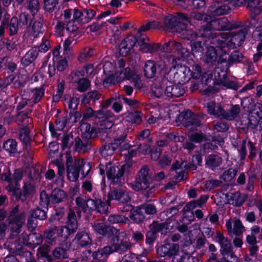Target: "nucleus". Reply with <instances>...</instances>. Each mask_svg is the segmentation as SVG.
<instances>
[{"label":"nucleus","mask_w":262,"mask_h":262,"mask_svg":"<svg viewBox=\"0 0 262 262\" xmlns=\"http://www.w3.org/2000/svg\"><path fill=\"white\" fill-rule=\"evenodd\" d=\"M77 227L76 214L74 211L70 212L68 215L67 225L56 226L51 225L45 230L43 233L45 241L51 245L66 242L71 234L76 232Z\"/></svg>","instance_id":"obj_1"},{"label":"nucleus","mask_w":262,"mask_h":262,"mask_svg":"<svg viewBox=\"0 0 262 262\" xmlns=\"http://www.w3.org/2000/svg\"><path fill=\"white\" fill-rule=\"evenodd\" d=\"M66 172L67 179L71 182H76L79 177L80 172L81 173L83 179L89 175L92 166L90 162L86 163L83 159H76L74 161L73 157L70 154H66Z\"/></svg>","instance_id":"obj_2"},{"label":"nucleus","mask_w":262,"mask_h":262,"mask_svg":"<svg viewBox=\"0 0 262 262\" xmlns=\"http://www.w3.org/2000/svg\"><path fill=\"white\" fill-rule=\"evenodd\" d=\"M249 24L247 27L241 28L238 31H234L230 33H222L221 34V41L217 43L219 48H223L225 50H230L237 47L241 46L244 43L246 35L247 34L250 27Z\"/></svg>","instance_id":"obj_3"},{"label":"nucleus","mask_w":262,"mask_h":262,"mask_svg":"<svg viewBox=\"0 0 262 262\" xmlns=\"http://www.w3.org/2000/svg\"><path fill=\"white\" fill-rule=\"evenodd\" d=\"M164 26L161 30H167L173 32H181L186 30L191 24V18L185 13L178 12L176 15L168 14L164 17Z\"/></svg>","instance_id":"obj_4"},{"label":"nucleus","mask_w":262,"mask_h":262,"mask_svg":"<svg viewBox=\"0 0 262 262\" xmlns=\"http://www.w3.org/2000/svg\"><path fill=\"white\" fill-rule=\"evenodd\" d=\"M207 113L215 118L225 119L228 121H233L238 116L241 108L238 104H231V107L226 111L219 103L215 101L207 103Z\"/></svg>","instance_id":"obj_5"},{"label":"nucleus","mask_w":262,"mask_h":262,"mask_svg":"<svg viewBox=\"0 0 262 262\" xmlns=\"http://www.w3.org/2000/svg\"><path fill=\"white\" fill-rule=\"evenodd\" d=\"M81 137L75 138V147L77 151L88 150L91 148V139L95 138L98 133L95 126L89 123H83L81 125Z\"/></svg>","instance_id":"obj_6"},{"label":"nucleus","mask_w":262,"mask_h":262,"mask_svg":"<svg viewBox=\"0 0 262 262\" xmlns=\"http://www.w3.org/2000/svg\"><path fill=\"white\" fill-rule=\"evenodd\" d=\"M169 223L167 221L160 222L154 221L149 225V230L145 233V242L148 248L152 247L159 236V233L161 236H165L169 232Z\"/></svg>","instance_id":"obj_7"},{"label":"nucleus","mask_w":262,"mask_h":262,"mask_svg":"<svg viewBox=\"0 0 262 262\" xmlns=\"http://www.w3.org/2000/svg\"><path fill=\"white\" fill-rule=\"evenodd\" d=\"M161 52L174 53L175 57L172 59V62L177 61H185L189 55V49L185 44H182L173 40H169L165 42L161 48Z\"/></svg>","instance_id":"obj_8"},{"label":"nucleus","mask_w":262,"mask_h":262,"mask_svg":"<svg viewBox=\"0 0 262 262\" xmlns=\"http://www.w3.org/2000/svg\"><path fill=\"white\" fill-rule=\"evenodd\" d=\"M262 0H233L228 2L231 9L242 6L247 3V8L250 11L251 20L249 21L250 27H255L257 23L256 17L262 12Z\"/></svg>","instance_id":"obj_9"},{"label":"nucleus","mask_w":262,"mask_h":262,"mask_svg":"<svg viewBox=\"0 0 262 262\" xmlns=\"http://www.w3.org/2000/svg\"><path fill=\"white\" fill-rule=\"evenodd\" d=\"M154 182V177L151 170L147 165L143 166L139 170L135 181L132 185L135 191L146 190Z\"/></svg>","instance_id":"obj_10"},{"label":"nucleus","mask_w":262,"mask_h":262,"mask_svg":"<svg viewBox=\"0 0 262 262\" xmlns=\"http://www.w3.org/2000/svg\"><path fill=\"white\" fill-rule=\"evenodd\" d=\"M178 119L182 125L187 129L194 130L201 125V121L203 119L202 114H195L190 110L180 113Z\"/></svg>","instance_id":"obj_11"},{"label":"nucleus","mask_w":262,"mask_h":262,"mask_svg":"<svg viewBox=\"0 0 262 262\" xmlns=\"http://www.w3.org/2000/svg\"><path fill=\"white\" fill-rule=\"evenodd\" d=\"M110 240L112 246L115 247V252L119 253L125 252L132 247L129 234L125 231H120L118 229L117 233Z\"/></svg>","instance_id":"obj_12"},{"label":"nucleus","mask_w":262,"mask_h":262,"mask_svg":"<svg viewBox=\"0 0 262 262\" xmlns=\"http://www.w3.org/2000/svg\"><path fill=\"white\" fill-rule=\"evenodd\" d=\"M188 73H190V79L200 80L202 84L208 86L212 81V73L210 71L203 70L202 67L198 63H194L188 68Z\"/></svg>","instance_id":"obj_13"},{"label":"nucleus","mask_w":262,"mask_h":262,"mask_svg":"<svg viewBox=\"0 0 262 262\" xmlns=\"http://www.w3.org/2000/svg\"><path fill=\"white\" fill-rule=\"evenodd\" d=\"M165 68V64L163 61H155L152 60H146L143 67L144 76L147 79L158 77L163 73Z\"/></svg>","instance_id":"obj_14"},{"label":"nucleus","mask_w":262,"mask_h":262,"mask_svg":"<svg viewBox=\"0 0 262 262\" xmlns=\"http://www.w3.org/2000/svg\"><path fill=\"white\" fill-rule=\"evenodd\" d=\"M220 50H223V55H220L219 63H221V64L225 65L227 70L234 64L242 62L243 60L245 58L244 55L238 50L233 51L229 54L230 50H226V52H224L225 50L223 48H220Z\"/></svg>","instance_id":"obj_15"},{"label":"nucleus","mask_w":262,"mask_h":262,"mask_svg":"<svg viewBox=\"0 0 262 262\" xmlns=\"http://www.w3.org/2000/svg\"><path fill=\"white\" fill-rule=\"evenodd\" d=\"M92 228L99 238L109 239L116 234L117 229L104 222L95 221L92 225Z\"/></svg>","instance_id":"obj_16"},{"label":"nucleus","mask_w":262,"mask_h":262,"mask_svg":"<svg viewBox=\"0 0 262 262\" xmlns=\"http://www.w3.org/2000/svg\"><path fill=\"white\" fill-rule=\"evenodd\" d=\"M180 248L179 245L171 243L169 238L164 239L163 244L156 249V252L160 257L171 258L178 255Z\"/></svg>","instance_id":"obj_17"},{"label":"nucleus","mask_w":262,"mask_h":262,"mask_svg":"<svg viewBox=\"0 0 262 262\" xmlns=\"http://www.w3.org/2000/svg\"><path fill=\"white\" fill-rule=\"evenodd\" d=\"M214 30L227 31L232 30L241 28L243 24L241 21H229L227 17H223L211 20Z\"/></svg>","instance_id":"obj_18"},{"label":"nucleus","mask_w":262,"mask_h":262,"mask_svg":"<svg viewBox=\"0 0 262 262\" xmlns=\"http://www.w3.org/2000/svg\"><path fill=\"white\" fill-rule=\"evenodd\" d=\"M219 41H221L220 38H215L214 41H211V43H213L215 47L209 46L206 47L205 55V62L214 64L217 62L218 64H221L219 63L220 56L223 55V50H220V48L217 45Z\"/></svg>","instance_id":"obj_19"},{"label":"nucleus","mask_w":262,"mask_h":262,"mask_svg":"<svg viewBox=\"0 0 262 262\" xmlns=\"http://www.w3.org/2000/svg\"><path fill=\"white\" fill-rule=\"evenodd\" d=\"M119 168L118 166L112 165L110 166H107L106 175L112 184L121 186L125 183V179L123 176V170Z\"/></svg>","instance_id":"obj_20"},{"label":"nucleus","mask_w":262,"mask_h":262,"mask_svg":"<svg viewBox=\"0 0 262 262\" xmlns=\"http://www.w3.org/2000/svg\"><path fill=\"white\" fill-rule=\"evenodd\" d=\"M229 3L221 1H215L211 3L208 12L213 17L229 13L231 9Z\"/></svg>","instance_id":"obj_21"},{"label":"nucleus","mask_w":262,"mask_h":262,"mask_svg":"<svg viewBox=\"0 0 262 262\" xmlns=\"http://www.w3.org/2000/svg\"><path fill=\"white\" fill-rule=\"evenodd\" d=\"M214 31L213 26L210 20L201 25L198 29V32L195 34V36H197L199 37L211 39L213 41L215 40V38H221V35L217 36L216 33L214 32Z\"/></svg>","instance_id":"obj_22"},{"label":"nucleus","mask_w":262,"mask_h":262,"mask_svg":"<svg viewBox=\"0 0 262 262\" xmlns=\"http://www.w3.org/2000/svg\"><path fill=\"white\" fill-rule=\"evenodd\" d=\"M129 218L134 224L137 225L145 224L150 219L149 216L147 217L145 215L140 205L136 206L133 212L129 214Z\"/></svg>","instance_id":"obj_23"},{"label":"nucleus","mask_w":262,"mask_h":262,"mask_svg":"<svg viewBox=\"0 0 262 262\" xmlns=\"http://www.w3.org/2000/svg\"><path fill=\"white\" fill-rule=\"evenodd\" d=\"M185 89L183 84H171L167 85L164 90V94L167 97L174 98L183 96Z\"/></svg>","instance_id":"obj_24"},{"label":"nucleus","mask_w":262,"mask_h":262,"mask_svg":"<svg viewBox=\"0 0 262 262\" xmlns=\"http://www.w3.org/2000/svg\"><path fill=\"white\" fill-rule=\"evenodd\" d=\"M118 74L121 76V82L125 80H131L135 85L139 84L141 82L140 77L136 70L129 67L124 68L123 71H119Z\"/></svg>","instance_id":"obj_25"},{"label":"nucleus","mask_w":262,"mask_h":262,"mask_svg":"<svg viewBox=\"0 0 262 262\" xmlns=\"http://www.w3.org/2000/svg\"><path fill=\"white\" fill-rule=\"evenodd\" d=\"M143 114L139 111L130 108L123 114V118L126 122L132 124H140L142 121Z\"/></svg>","instance_id":"obj_26"},{"label":"nucleus","mask_w":262,"mask_h":262,"mask_svg":"<svg viewBox=\"0 0 262 262\" xmlns=\"http://www.w3.org/2000/svg\"><path fill=\"white\" fill-rule=\"evenodd\" d=\"M223 75H221L220 72L215 71L214 73L215 79L212 80L213 81V85L208 84L207 90L211 93L215 94L219 92V89L216 87V85H222L221 82L227 81L229 78L227 76L226 73H224L223 71H222Z\"/></svg>","instance_id":"obj_27"},{"label":"nucleus","mask_w":262,"mask_h":262,"mask_svg":"<svg viewBox=\"0 0 262 262\" xmlns=\"http://www.w3.org/2000/svg\"><path fill=\"white\" fill-rule=\"evenodd\" d=\"M205 167L215 171L223 162L222 158L217 154H212L205 157Z\"/></svg>","instance_id":"obj_28"},{"label":"nucleus","mask_w":262,"mask_h":262,"mask_svg":"<svg viewBox=\"0 0 262 262\" xmlns=\"http://www.w3.org/2000/svg\"><path fill=\"white\" fill-rule=\"evenodd\" d=\"M76 243L82 248H87L92 243V238L84 230H79L74 239Z\"/></svg>","instance_id":"obj_29"},{"label":"nucleus","mask_w":262,"mask_h":262,"mask_svg":"<svg viewBox=\"0 0 262 262\" xmlns=\"http://www.w3.org/2000/svg\"><path fill=\"white\" fill-rule=\"evenodd\" d=\"M119 71L115 73V74L112 71L106 72L103 69V74L105 75V78L102 81V84L105 87H108L111 85H114L121 82V76L118 74Z\"/></svg>","instance_id":"obj_30"},{"label":"nucleus","mask_w":262,"mask_h":262,"mask_svg":"<svg viewBox=\"0 0 262 262\" xmlns=\"http://www.w3.org/2000/svg\"><path fill=\"white\" fill-rule=\"evenodd\" d=\"M51 203L56 204L64 203H67L68 195L66 191L59 188H54L50 194Z\"/></svg>","instance_id":"obj_31"},{"label":"nucleus","mask_w":262,"mask_h":262,"mask_svg":"<svg viewBox=\"0 0 262 262\" xmlns=\"http://www.w3.org/2000/svg\"><path fill=\"white\" fill-rule=\"evenodd\" d=\"M68 249L67 242L66 244L59 243L58 246L56 247L52 252L54 261L57 259L63 260L68 258L69 257Z\"/></svg>","instance_id":"obj_32"},{"label":"nucleus","mask_w":262,"mask_h":262,"mask_svg":"<svg viewBox=\"0 0 262 262\" xmlns=\"http://www.w3.org/2000/svg\"><path fill=\"white\" fill-rule=\"evenodd\" d=\"M115 116L113 113L110 112L108 115L103 118L100 121V126L98 128L99 132L106 134V136H107L108 133L107 130L111 129L114 125Z\"/></svg>","instance_id":"obj_33"},{"label":"nucleus","mask_w":262,"mask_h":262,"mask_svg":"<svg viewBox=\"0 0 262 262\" xmlns=\"http://www.w3.org/2000/svg\"><path fill=\"white\" fill-rule=\"evenodd\" d=\"M37 256L39 260L43 262H54L52 254H50V247L47 245L39 247L37 249Z\"/></svg>","instance_id":"obj_34"},{"label":"nucleus","mask_w":262,"mask_h":262,"mask_svg":"<svg viewBox=\"0 0 262 262\" xmlns=\"http://www.w3.org/2000/svg\"><path fill=\"white\" fill-rule=\"evenodd\" d=\"M125 193L124 190L121 189H114L110 190L107 194V199L106 202L108 205L111 206V202L115 200L119 203L124 202Z\"/></svg>","instance_id":"obj_35"},{"label":"nucleus","mask_w":262,"mask_h":262,"mask_svg":"<svg viewBox=\"0 0 262 262\" xmlns=\"http://www.w3.org/2000/svg\"><path fill=\"white\" fill-rule=\"evenodd\" d=\"M42 237L39 233L32 232L24 238V243L30 247H35L42 243Z\"/></svg>","instance_id":"obj_36"},{"label":"nucleus","mask_w":262,"mask_h":262,"mask_svg":"<svg viewBox=\"0 0 262 262\" xmlns=\"http://www.w3.org/2000/svg\"><path fill=\"white\" fill-rule=\"evenodd\" d=\"M102 96V94L97 91H90L83 94L81 102L84 104H90L92 101V104H94L97 101H100Z\"/></svg>","instance_id":"obj_37"},{"label":"nucleus","mask_w":262,"mask_h":262,"mask_svg":"<svg viewBox=\"0 0 262 262\" xmlns=\"http://www.w3.org/2000/svg\"><path fill=\"white\" fill-rule=\"evenodd\" d=\"M66 208L64 206H55L54 212L50 216L49 220L51 223L56 221L62 222L65 218Z\"/></svg>","instance_id":"obj_38"},{"label":"nucleus","mask_w":262,"mask_h":262,"mask_svg":"<svg viewBox=\"0 0 262 262\" xmlns=\"http://www.w3.org/2000/svg\"><path fill=\"white\" fill-rule=\"evenodd\" d=\"M3 148L10 156H14L18 153L17 142L15 139H8L5 141Z\"/></svg>","instance_id":"obj_39"},{"label":"nucleus","mask_w":262,"mask_h":262,"mask_svg":"<svg viewBox=\"0 0 262 262\" xmlns=\"http://www.w3.org/2000/svg\"><path fill=\"white\" fill-rule=\"evenodd\" d=\"M38 56L36 49L32 48L21 59V64L25 67H27L33 63Z\"/></svg>","instance_id":"obj_40"},{"label":"nucleus","mask_w":262,"mask_h":262,"mask_svg":"<svg viewBox=\"0 0 262 262\" xmlns=\"http://www.w3.org/2000/svg\"><path fill=\"white\" fill-rule=\"evenodd\" d=\"M19 205H17L13 207L9 213L8 219L10 224H19L21 223L24 217L23 213H19Z\"/></svg>","instance_id":"obj_41"},{"label":"nucleus","mask_w":262,"mask_h":262,"mask_svg":"<svg viewBox=\"0 0 262 262\" xmlns=\"http://www.w3.org/2000/svg\"><path fill=\"white\" fill-rule=\"evenodd\" d=\"M133 36L134 37H133L132 38L136 41V47L139 48V50L142 52L143 47L145 46L149 40V38L145 34L138 30L136 35Z\"/></svg>","instance_id":"obj_42"},{"label":"nucleus","mask_w":262,"mask_h":262,"mask_svg":"<svg viewBox=\"0 0 262 262\" xmlns=\"http://www.w3.org/2000/svg\"><path fill=\"white\" fill-rule=\"evenodd\" d=\"M18 135L20 141L26 147L30 145L31 138L30 137V130L28 126L21 127L19 130Z\"/></svg>","instance_id":"obj_43"},{"label":"nucleus","mask_w":262,"mask_h":262,"mask_svg":"<svg viewBox=\"0 0 262 262\" xmlns=\"http://www.w3.org/2000/svg\"><path fill=\"white\" fill-rule=\"evenodd\" d=\"M5 189L9 193L11 199L15 202L21 201V202H25L23 200V194L21 190L15 189L13 188V184H10L6 186Z\"/></svg>","instance_id":"obj_44"},{"label":"nucleus","mask_w":262,"mask_h":262,"mask_svg":"<svg viewBox=\"0 0 262 262\" xmlns=\"http://www.w3.org/2000/svg\"><path fill=\"white\" fill-rule=\"evenodd\" d=\"M140 205L146 216L153 217L158 213V208L152 202H146Z\"/></svg>","instance_id":"obj_45"},{"label":"nucleus","mask_w":262,"mask_h":262,"mask_svg":"<svg viewBox=\"0 0 262 262\" xmlns=\"http://www.w3.org/2000/svg\"><path fill=\"white\" fill-rule=\"evenodd\" d=\"M163 28V25L159 21L156 20L149 21L145 24L141 25L138 31L143 33L150 30H161Z\"/></svg>","instance_id":"obj_46"},{"label":"nucleus","mask_w":262,"mask_h":262,"mask_svg":"<svg viewBox=\"0 0 262 262\" xmlns=\"http://www.w3.org/2000/svg\"><path fill=\"white\" fill-rule=\"evenodd\" d=\"M31 93L33 94L32 97V103L36 104L40 101L41 98L45 95V86L41 85L39 87H36L31 90Z\"/></svg>","instance_id":"obj_47"},{"label":"nucleus","mask_w":262,"mask_h":262,"mask_svg":"<svg viewBox=\"0 0 262 262\" xmlns=\"http://www.w3.org/2000/svg\"><path fill=\"white\" fill-rule=\"evenodd\" d=\"M189 52L190 54L188 56L187 58L191 57L193 55L194 57L195 56V54H198L199 55H202L204 51V47L202 42L201 41H196L192 42L190 45Z\"/></svg>","instance_id":"obj_48"},{"label":"nucleus","mask_w":262,"mask_h":262,"mask_svg":"<svg viewBox=\"0 0 262 262\" xmlns=\"http://www.w3.org/2000/svg\"><path fill=\"white\" fill-rule=\"evenodd\" d=\"M16 254L21 257L20 262H30L31 260V253L21 245L16 246Z\"/></svg>","instance_id":"obj_49"},{"label":"nucleus","mask_w":262,"mask_h":262,"mask_svg":"<svg viewBox=\"0 0 262 262\" xmlns=\"http://www.w3.org/2000/svg\"><path fill=\"white\" fill-rule=\"evenodd\" d=\"M6 20H7L6 23L7 27H9V35L12 36L18 32V19L16 16H13L10 21H9L8 19L6 18Z\"/></svg>","instance_id":"obj_50"},{"label":"nucleus","mask_w":262,"mask_h":262,"mask_svg":"<svg viewBox=\"0 0 262 262\" xmlns=\"http://www.w3.org/2000/svg\"><path fill=\"white\" fill-rule=\"evenodd\" d=\"M246 199L245 195H243L239 192H235L234 193H232L230 198V200L232 201V204L236 207L242 206L245 203Z\"/></svg>","instance_id":"obj_51"},{"label":"nucleus","mask_w":262,"mask_h":262,"mask_svg":"<svg viewBox=\"0 0 262 262\" xmlns=\"http://www.w3.org/2000/svg\"><path fill=\"white\" fill-rule=\"evenodd\" d=\"M77 83L76 90L80 92H84L91 86V81L87 78H83L78 79L74 82Z\"/></svg>","instance_id":"obj_52"},{"label":"nucleus","mask_w":262,"mask_h":262,"mask_svg":"<svg viewBox=\"0 0 262 262\" xmlns=\"http://www.w3.org/2000/svg\"><path fill=\"white\" fill-rule=\"evenodd\" d=\"M50 194L49 195L45 190L42 191L40 194L39 205L42 208L48 210L49 205L51 203Z\"/></svg>","instance_id":"obj_53"},{"label":"nucleus","mask_w":262,"mask_h":262,"mask_svg":"<svg viewBox=\"0 0 262 262\" xmlns=\"http://www.w3.org/2000/svg\"><path fill=\"white\" fill-rule=\"evenodd\" d=\"M162 45L160 43H149L148 41L143 47L142 52L146 53H153L158 51H161Z\"/></svg>","instance_id":"obj_54"},{"label":"nucleus","mask_w":262,"mask_h":262,"mask_svg":"<svg viewBox=\"0 0 262 262\" xmlns=\"http://www.w3.org/2000/svg\"><path fill=\"white\" fill-rule=\"evenodd\" d=\"M47 211L48 210H46L45 208H42L41 209L40 207H37L36 209L31 210L30 214L35 219L43 221L47 217Z\"/></svg>","instance_id":"obj_55"},{"label":"nucleus","mask_w":262,"mask_h":262,"mask_svg":"<svg viewBox=\"0 0 262 262\" xmlns=\"http://www.w3.org/2000/svg\"><path fill=\"white\" fill-rule=\"evenodd\" d=\"M64 85L65 81L64 80H62L58 83L56 91V94H54L52 97L53 101L55 102H58L59 101L64 92Z\"/></svg>","instance_id":"obj_56"},{"label":"nucleus","mask_w":262,"mask_h":262,"mask_svg":"<svg viewBox=\"0 0 262 262\" xmlns=\"http://www.w3.org/2000/svg\"><path fill=\"white\" fill-rule=\"evenodd\" d=\"M108 220L112 224H126L129 222L128 217L120 214L110 215Z\"/></svg>","instance_id":"obj_57"},{"label":"nucleus","mask_w":262,"mask_h":262,"mask_svg":"<svg viewBox=\"0 0 262 262\" xmlns=\"http://www.w3.org/2000/svg\"><path fill=\"white\" fill-rule=\"evenodd\" d=\"M220 245L221 246L220 252L222 256L228 255L233 249L231 241L228 238H226V242L220 243Z\"/></svg>","instance_id":"obj_58"},{"label":"nucleus","mask_w":262,"mask_h":262,"mask_svg":"<svg viewBox=\"0 0 262 262\" xmlns=\"http://www.w3.org/2000/svg\"><path fill=\"white\" fill-rule=\"evenodd\" d=\"M189 140L195 143H200L204 141L207 140L206 135L202 133L195 132L188 136Z\"/></svg>","instance_id":"obj_59"},{"label":"nucleus","mask_w":262,"mask_h":262,"mask_svg":"<svg viewBox=\"0 0 262 262\" xmlns=\"http://www.w3.org/2000/svg\"><path fill=\"white\" fill-rule=\"evenodd\" d=\"M236 172V169L230 168L224 171L220 178L226 182H230L235 177Z\"/></svg>","instance_id":"obj_60"},{"label":"nucleus","mask_w":262,"mask_h":262,"mask_svg":"<svg viewBox=\"0 0 262 262\" xmlns=\"http://www.w3.org/2000/svg\"><path fill=\"white\" fill-rule=\"evenodd\" d=\"M247 175L248 176V179L246 190L250 192H253L254 189L255 180L257 178V174L255 172L251 171L248 172Z\"/></svg>","instance_id":"obj_61"},{"label":"nucleus","mask_w":262,"mask_h":262,"mask_svg":"<svg viewBox=\"0 0 262 262\" xmlns=\"http://www.w3.org/2000/svg\"><path fill=\"white\" fill-rule=\"evenodd\" d=\"M205 0H187V6L193 9L201 10L205 8Z\"/></svg>","instance_id":"obj_62"},{"label":"nucleus","mask_w":262,"mask_h":262,"mask_svg":"<svg viewBox=\"0 0 262 262\" xmlns=\"http://www.w3.org/2000/svg\"><path fill=\"white\" fill-rule=\"evenodd\" d=\"M83 24L90 22L96 15V11L92 9H83Z\"/></svg>","instance_id":"obj_63"},{"label":"nucleus","mask_w":262,"mask_h":262,"mask_svg":"<svg viewBox=\"0 0 262 262\" xmlns=\"http://www.w3.org/2000/svg\"><path fill=\"white\" fill-rule=\"evenodd\" d=\"M118 136L115 138L112 142L113 148L115 151L119 147V146L124 141L127 137V134L124 131L120 135L117 134Z\"/></svg>","instance_id":"obj_64"}]
</instances>
